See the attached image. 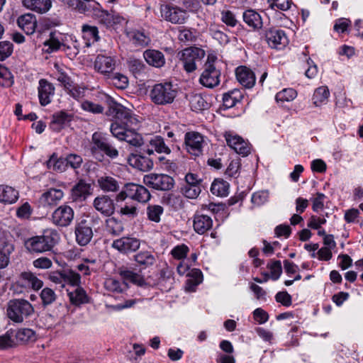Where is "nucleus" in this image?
I'll list each match as a JSON object with an SVG mask.
<instances>
[{"mask_svg":"<svg viewBox=\"0 0 363 363\" xmlns=\"http://www.w3.org/2000/svg\"><path fill=\"white\" fill-rule=\"evenodd\" d=\"M106 115L111 117L113 122L110 130L113 136L119 140L129 128H137L139 123L136 116L129 109L113 101L110 102Z\"/></svg>","mask_w":363,"mask_h":363,"instance_id":"f257e3e1","label":"nucleus"},{"mask_svg":"<svg viewBox=\"0 0 363 363\" xmlns=\"http://www.w3.org/2000/svg\"><path fill=\"white\" fill-rule=\"evenodd\" d=\"M60 240V235L56 230L46 229L42 235L27 239L24 245L31 253H43L52 250Z\"/></svg>","mask_w":363,"mask_h":363,"instance_id":"f03ea898","label":"nucleus"},{"mask_svg":"<svg viewBox=\"0 0 363 363\" xmlns=\"http://www.w3.org/2000/svg\"><path fill=\"white\" fill-rule=\"evenodd\" d=\"M32 304L23 298L13 299L9 301L6 308L8 318L12 321L21 323L34 314Z\"/></svg>","mask_w":363,"mask_h":363,"instance_id":"7ed1b4c3","label":"nucleus"},{"mask_svg":"<svg viewBox=\"0 0 363 363\" xmlns=\"http://www.w3.org/2000/svg\"><path fill=\"white\" fill-rule=\"evenodd\" d=\"M99 223V218L87 216L81 219L75 225L74 233L77 242L81 246H85L90 242L93 238V228Z\"/></svg>","mask_w":363,"mask_h":363,"instance_id":"20e7f679","label":"nucleus"},{"mask_svg":"<svg viewBox=\"0 0 363 363\" xmlns=\"http://www.w3.org/2000/svg\"><path fill=\"white\" fill-rule=\"evenodd\" d=\"M177 94V90L173 88V85L165 82L155 84L150 91V96L155 104L167 105L174 101Z\"/></svg>","mask_w":363,"mask_h":363,"instance_id":"39448f33","label":"nucleus"},{"mask_svg":"<svg viewBox=\"0 0 363 363\" xmlns=\"http://www.w3.org/2000/svg\"><path fill=\"white\" fill-rule=\"evenodd\" d=\"M216 57L208 55L201 74L199 82L205 87L214 88L220 83V72L214 65Z\"/></svg>","mask_w":363,"mask_h":363,"instance_id":"423d86ee","label":"nucleus"},{"mask_svg":"<svg viewBox=\"0 0 363 363\" xmlns=\"http://www.w3.org/2000/svg\"><path fill=\"white\" fill-rule=\"evenodd\" d=\"M91 152L94 157H97L99 151L103 152L111 159L118 156V150L109 142L108 139L101 133H94L91 138Z\"/></svg>","mask_w":363,"mask_h":363,"instance_id":"0eeeda50","label":"nucleus"},{"mask_svg":"<svg viewBox=\"0 0 363 363\" xmlns=\"http://www.w3.org/2000/svg\"><path fill=\"white\" fill-rule=\"evenodd\" d=\"M205 56L203 50L196 48L190 47L184 49L181 54V60L183 63V67L187 72H192L197 68V63L200 62Z\"/></svg>","mask_w":363,"mask_h":363,"instance_id":"6e6552de","label":"nucleus"},{"mask_svg":"<svg viewBox=\"0 0 363 363\" xmlns=\"http://www.w3.org/2000/svg\"><path fill=\"white\" fill-rule=\"evenodd\" d=\"M144 183L149 187L158 191H169L174 185V179L164 174H150L143 178Z\"/></svg>","mask_w":363,"mask_h":363,"instance_id":"1a4fd4ad","label":"nucleus"},{"mask_svg":"<svg viewBox=\"0 0 363 363\" xmlns=\"http://www.w3.org/2000/svg\"><path fill=\"white\" fill-rule=\"evenodd\" d=\"M264 39L271 48L276 50H281L289 43L285 31L274 27L265 30Z\"/></svg>","mask_w":363,"mask_h":363,"instance_id":"9d476101","label":"nucleus"},{"mask_svg":"<svg viewBox=\"0 0 363 363\" xmlns=\"http://www.w3.org/2000/svg\"><path fill=\"white\" fill-rule=\"evenodd\" d=\"M184 144L186 151L194 157L203 153L205 141L202 135L196 132H189L185 134Z\"/></svg>","mask_w":363,"mask_h":363,"instance_id":"9b49d317","label":"nucleus"},{"mask_svg":"<svg viewBox=\"0 0 363 363\" xmlns=\"http://www.w3.org/2000/svg\"><path fill=\"white\" fill-rule=\"evenodd\" d=\"M160 12L166 21L175 24L184 23L189 18L186 11L178 6L163 5L161 6Z\"/></svg>","mask_w":363,"mask_h":363,"instance_id":"f8f14e48","label":"nucleus"},{"mask_svg":"<svg viewBox=\"0 0 363 363\" xmlns=\"http://www.w3.org/2000/svg\"><path fill=\"white\" fill-rule=\"evenodd\" d=\"M224 137L227 145L236 153L243 157L250 154L251 150L250 145L242 137L230 131L226 132Z\"/></svg>","mask_w":363,"mask_h":363,"instance_id":"ddd939ff","label":"nucleus"},{"mask_svg":"<svg viewBox=\"0 0 363 363\" xmlns=\"http://www.w3.org/2000/svg\"><path fill=\"white\" fill-rule=\"evenodd\" d=\"M143 150L148 155H152L155 152L169 155L172 152L170 147L165 143L164 138L160 135L151 137Z\"/></svg>","mask_w":363,"mask_h":363,"instance_id":"4468645a","label":"nucleus"},{"mask_svg":"<svg viewBox=\"0 0 363 363\" xmlns=\"http://www.w3.org/2000/svg\"><path fill=\"white\" fill-rule=\"evenodd\" d=\"M74 218L73 209L66 205L58 207L52 214V223L60 227H67Z\"/></svg>","mask_w":363,"mask_h":363,"instance_id":"2eb2a0df","label":"nucleus"},{"mask_svg":"<svg viewBox=\"0 0 363 363\" xmlns=\"http://www.w3.org/2000/svg\"><path fill=\"white\" fill-rule=\"evenodd\" d=\"M128 198L141 203L147 202L151 197L150 193L144 186L135 183L126 184Z\"/></svg>","mask_w":363,"mask_h":363,"instance_id":"dca6fc26","label":"nucleus"},{"mask_svg":"<svg viewBox=\"0 0 363 363\" xmlns=\"http://www.w3.org/2000/svg\"><path fill=\"white\" fill-rule=\"evenodd\" d=\"M91 194V185L80 179L71 189V199L73 201L82 202Z\"/></svg>","mask_w":363,"mask_h":363,"instance_id":"f3484780","label":"nucleus"},{"mask_svg":"<svg viewBox=\"0 0 363 363\" xmlns=\"http://www.w3.org/2000/svg\"><path fill=\"white\" fill-rule=\"evenodd\" d=\"M112 247L122 253H128L140 247V241L134 238L123 237L114 240Z\"/></svg>","mask_w":363,"mask_h":363,"instance_id":"a211bd4d","label":"nucleus"},{"mask_svg":"<svg viewBox=\"0 0 363 363\" xmlns=\"http://www.w3.org/2000/svg\"><path fill=\"white\" fill-rule=\"evenodd\" d=\"M93 205L96 210L105 216H111L115 211V204L108 196H100L94 199Z\"/></svg>","mask_w":363,"mask_h":363,"instance_id":"6ab92c4d","label":"nucleus"},{"mask_svg":"<svg viewBox=\"0 0 363 363\" xmlns=\"http://www.w3.org/2000/svg\"><path fill=\"white\" fill-rule=\"evenodd\" d=\"M38 90L40 104L44 106L49 104L54 96V86L48 80L42 79L39 81Z\"/></svg>","mask_w":363,"mask_h":363,"instance_id":"aec40b11","label":"nucleus"},{"mask_svg":"<svg viewBox=\"0 0 363 363\" xmlns=\"http://www.w3.org/2000/svg\"><path fill=\"white\" fill-rule=\"evenodd\" d=\"M213 226L212 218L207 215L197 211L193 220V227L194 230L200 235H203L207 231L210 230Z\"/></svg>","mask_w":363,"mask_h":363,"instance_id":"412c9836","label":"nucleus"},{"mask_svg":"<svg viewBox=\"0 0 363 363\" xmlns=\"http://www.w3.org/2000/svg\"><path fill=\"white\" fill-rule=\"evenodd\" d=\"M128 161L130 166L142 172L150 171L154 166L152 159L141 154H131Z\"/></svg>","mask_w":363,"mask_h":363,"instance_id":"4be33fe9","label":"nucleus"},{"mask_svg":"<svg viewBox=\"0 0 363 363\" xmlns=\"http://www.w3.org/2000/svg\"><path fill=\"white\" fill-rule=\"evenodd\" d=\"M63 196L64 193L61 189H50L41 195L39 203L43 207H52L56 206Z\"/></svg>","mask_w":363,"mask_h":363,"instance_id":"5701e85b","label":"nucleus"},{"mask_svg":"<svg viewBox=\"0 0 363 363\" xmlns=\"http://www.w3.org/2000/svg\"><path fill=\"white\" fill-rule=\"evenodd\" d=\"M115 66L116 61L110 56L99 55L94 61L95 69L104 75L111 73L114 70Z\"/></svg>","mask_w":363,"mask_h":363,"instance_id":"b1692460","label":"nucleus"},{"mask_svg":"<svg viewBox=\"0 0 363 363\" xmlns=\"http://www.w3.org/2000/svg\"><path fill=\"white\" fill-rule=\"evenodd\" d=\"M130 41L135 47L145 48L151 43V38L149 33L145 30H132L126 33Z\"/></svg>","mask_w":363,"mask_h":363,"instance_id":"393cba45","label":"nucleus"},{"mask_svg":"<svg viewBox=\"0 0 363 363\" xmlns=\"http://www.w3.org/2000/svg\"><path fill=\"white\" fill-rule=\"evenodd\" d=\"M238 81L245 88L250 89L255 84V74L249 68L240 66L235 70Z\"/></svg>","mask_w":363,"mask_h":363,"instance_id":"a878e982","label":"nucleus"},{"mask_svg":"<svg viewBox=\"0 0 363 363\" xmlns=\"http://www.w3.org/2000/svg\"><path fill=\"white\" fill-rule=\"evenodd\" d=\"M143 57L149 65L156 68H160L165 65V57L164 54L157 50H146L143 52Z\"/></svg>","mask_w":363,"mask_h":363,"instance_id":"bb28decb","label":"nucleus"},{"mask_svg":"<svg viewBox=\"0 0 363 363\" xmlns=\"http://www.w3.org/2000/svg\"><path fill=\"white\" fill-rule=\"evenodd\" d=\"M243 21L248 27L254 30L262 28L263 26L262 18L260 14L253 9H247L242 13Z\"/></svg>","mask_w":363,"mask_h":363,"instance_id":"cd10ccee","label":"nucleus"},{"mask_svg":"<svg viewBox=\"0 0 363 363\" xmlns=\"http://www.w3.org/2000/svg\"><path fill=\"white\" fill-rule=\"evenodd\" d=\"M67 4L72 9L85 14L91 13L98 6L94 0H68Z\"/></svg>","mask_w":363,"mask_h":363,"instance_id":"c85d7f7f","label":"nucleus"},{"mask_svg":"<svg viewBox=\"0 0 363 363\" xmlns=\"http://www.w3.org/2000/svg\"><path fill=\"white\" fill-rule=\"evenodd\" d=\"M23 4L27 9L40 14L47 13L52 7L50 0H23Z\"/></svg>","mask_w":363,"mask_h":363,"instance_id":"c756f323","label":"nucleus"},{"mask_svg":"<svg viewBox=\"0 0 363 363\" xmlns=\"http://www.w3.org/2000/svg\"><path fill=\"white\" fill-rule=\"evenodd\" d=\"M18 282L21 286L31 288L34 290L40 289L43 285V282L30 272H23Z\"/></svg>","mask_w":363,"mask_h":363,"instance_id":"7c9ffc66","label":"nucleus"},{"mask_svg":"<svg viewBox=\"0 0 363 363\" xmlns=\"http://www.w3.org/2000/svg\"><path fill=\"white\" fill-rule=\"evenodd\" d=\"M72 120V115L65 111L55 113L52 116V119L50 124V128L55 132H60Z\"/></svg>","mask_w":363,"mask_h":363,"instance_id":"2f4dec72","label":"nucleus"},{"mask_svg":"<svg viewBox=\"0 0 363 363\" xmlns=\"http://www.w3.org/2000/svg\"><path fill=\"white\" fill-rule=\"evenodd\" d=\"M17 23L27 35H31L35 32L37 20L34 15L26 13L18 17Z\"/></svg>","mask_w":363,"mask_h":363,"instance_id":"473e14b6","label":"nucleus"},{"mask_svg":"<svg viewBox=\"0 0 363 363\" xmlns=\"http://www.w3.org/2000/svg\"><path fill=\"white\" fill-rule=\"evenodd\" d=\"M82 37L86 47L89 48L99 40V30L96 26L84 25L82 28Z\"/></svg>","mask_w":363,"mask_h":363,"instance_id":"72a5a7b5","label":"nucleus"},{"mask_svg":"<svg viewBox=\"0 0 363 363\" xmlns=\"http://www.w3.org/2000/svg\"><path fill=\"white\" fill-rule=\"evenodd\" d=\"M18 199V192L11 186L0 185V202L5 204L15 203Z\"/></svg>","mask_w":363,"mask_h":363,"instance_id":"f704fd0d","label":"nucleus"},{"mask_svg":"<svg viewBox=\"0 0 363 363\" xmlns=\"http://www.w3.org/2000/svg\"><path fill=\"white\" fill-rule=\"evenodd\" d=\"M99 186L106 192H116L119 189L118 182L112 177L103 176L97 179Z\"/></svg>","mask_w":363,"mask_h":363,"instance_id":"c9c22d12","label":"nucleus"},{"mask_svg":"<svg viewBox=\"0 0 363 363\" xmlns=\"http://www.w3.org/2000/svg\"><path fill=\"white\" fill-rule=\"evenodd\" d=\"M134 259L143 269L152 266L156 261L155 255L149 251H140L134 255Z\"/></svg>","mask_w":363,"mask_h":363,"instance_id":"e433bc0d","label":"nucleus"},{"mask_svg":"<svg viewBox=\"0 0 363 363\" xmlns=\"http://www.w3.org/2000/svg\"><path fill=\"white\" fill-rule=\"evenodd\" d=\"M47 167L52 171L63 172L67 167L66 158L57 157V155L53 153L47 161Z\"/></svg>","mask_w":363,"mask_h":363,"instance_id":"4c0bfd02","label":"nucleus"},{"mask_svg":"<svg viewBox=\"0 0 363 363\" xmlns=\"http://www.w3.org/2000/svg\"><path fill=\"white\" fill-rule=\"evenodd\" d=\"M35 333L29 328L12 330V338H14V345L25 343L33 337Z\"/></svg>","mask_w":363,"mask_h":363,"instance_id":"58836bf2","label":"nucleus"},{"mask_svg":"<svg viewBox=\"0 0 363 363\" xmlns=\"http://www.w3.org/2000/svg\"><path fill=\"white\" fill-rule=\"evenodd\" d=\"M242 99V95L240 90L233 89L223 94V106L226 108H230L236 105Z\"/></svg>","mask_w":363,"mask_h":363,"instance_id":"ea45409f","label":"nucleus"},{"mask_svg":"<svg viewBox=\"0 0 363 363\" xmlns=\"http://www.w3.org/2000/svg\"><path fill=\"white\" fill-rule=\"evenodd\" d=\"M119 274L123 279L125 283L129 281L139 286H143L146 284L143 277L138 273L130 270H121Z\"/></svg>","mask_w":363,"mask_h":363,"instance_id":"a19ab883","label":"nucleus"},{"mask_svg":"<svg viewBox=\"0 0 363 363\" xmlns=\"http://www.w3.org/2000/svg\"><path fill=\"white\" fill-rule=\"evenodd\" d=\"M68 296L71 303L76 306L89 302L86 291L81 287H77L74 291L68 292Z\"/></svg>","mask_w":363,"mask_h":363,"instance_id":"79ce46f5","label":"nucleus"},{"mask_svg":"<svg viewBox=\"0 0 363 363\" xmlns=\"http://www.w3.org/2000/svg\"><path fill=\"white\" fill-rule=\"evenodd\" d=\"M14 250L13 244L0 245V269H4L9 265L11 255L13 252Z\"/></svg>","mask_w":363,"mask_h":363,"instance_id":"37998d69","label":"nucleus"},{"mask_svg":"<svg viewBox=\"0 0 363 363\" xmlns=\"http://www.w3.org/2000/svg\"><path fill=\"white\" fill-rule=\"evenodd\" d=\"M136 128H129L125 135L123 136L120 140H123L130 145L139 147L143 145V138L141 135L136 132Z\"/></svg>","mask_w":363,"mask_h":363,"instance_id":"c03bdc74","label":"nucleus"},{"mask_svg":"<svg viewBox=\"0 0 363 363\" xmlns=\"http://www.w3.org/2000/svg\"><path fill=\"white\" fill-rule=\"evenodd\" d=\"M178 39L184 43H191L196 38V32L193 28L180 27L178 30Z\"/></svg>","mask_w":363,"mask_h":363,"instance_id":"a18cd8bd","label":"nucleus"},{"mask_svg":"<svg viewBox=\"0 0 363 363\" xmlns=\"http://www.w3.org/2000/svg\"><path fill=\"white\" fill-rule=\"evenodd\" d=\"M330 96V91L327 86H320L317 88L313 95V104L315 106H319L328 101Z\"/></svg>","mask_w":363,"mask_h":363,"instance_id":"49530a36","label":"nucleus"},{"mask_svg":"<svg viewBox=\"0 0 363 363\" xmlns=\"http://www.w3.org/2000/svg\"><path fill=\"white\" fill-rule=\"evenodd\" d=\"M211 191L218 196H225L228 194V184L223 180L216 179L212 183Z\"/></svg>","mask_w":363,"mask_h":363,"instance_id":"de8ad7c7","label":"nucleus"},{"mask_svg":"<svg viewBox=\"0 0 363 363\" xmlns=\"http://www.w3.org/2000/svg\"><path fill=\"white\" fill-rule=\"evenodd\" d=\"M104 287L108 291L121 293L127 287V284L125 281L121 283L113 278H108L104 281Z\"/></svg>","mask_w":363,"mask_h":363,"instance_id":"09e8293b","label":"nucleus"},{"mask_svg":"<svg viewBox=\"0 0 363 363\" xmlns=\"http://www.w3.org/2000/svg\"><path fill=\"white\" fill-rule=\"evenodd\" d=\"M296 96V91L294 89L288 88L279 91L276 94L275 99L277 102L284 103L293 101Z\"/></svg>","mask_w":363,"mask_h":363,"instance_id":"8fccbe9b","label":"nucleus"},{"mask_svg":"<svg viewBox=\"0 0 363 363\" xmlns=\"http://www.w3.org/2000/svg\"><path fill=\"white\" fill-rule=\"evenodd\" d=\"M40 297L42 301V304L43 307H46L48 306L53 303L57 299V294L50 288L46 287L44 288L40 294Z\"/></svg>","mask_w":363,"mask_h":363,"instance_id":"3c124183","label":"nucleus"},{"mask_svg":"<svg viewBox=\"0 0 363 363\" xmlns=\"http://www.w3.org/2000/svg\"><path fill=\"white\" fill-rule=\"evenodd\" d=\"M56 71L54 72L55 78L62 83L65 89H69L71 86V79L67 74L65 72L64 69L57 64L55 65Z\"/></svg>","mask_w":363,"mask_h":363,"instance_id":"603ef678","label":"nucleus"},{"mask_svg":"<svg viewBox=\"0 0 363 363\" xmlns=\"http://www.w3.org/2000/svg\"><path fill=\"white\" fill-rule=\"evenodd\" d=\"M43 45L45 47H48L46 52L49 53L55 52L62 48L59 35H56L54 33H50V38L45 40Z\"/></svg>","mask_w":363,"mask_h":363,"instance_id":"864d4df0","label":"nucleus"},{"mask_svg":"<svg viewBox=\"0 0 363 363\" xmlns=\"http://www.w3.org/2000/svg\"><path fill=\"white\" fill-rule=\"evenodd\" d=\"M201 191L200 185L184 184L181 193L186 198L194 199L199 196Z\"/></svg>","mask_w":363,"mask_h":363,"instance_id":"5fc2aeb1","label":"nucleus"},{"mask_svg":"<svg viewBox=\"0 0 363 363\" xmlns=\"http://www.w3.org/2000/svg\"><path fill=\"white\" fill-rule=\"evenodd\" d=\"M106 223L107 231L113 235H118L123 230V224L115 218H108Z\"/></svg>","mask_w":363,"mask_h":363,"instance_id":"6e6d98bb","label":"nucleus"},{"mask_svg":"<svg viewBox=\"0 0 363 363\" xmlns=\"http://www.w3.org/2000/svg\"><path fill=\"white\" fill-rule=\"evenodd\" d=\"M163 211V208L159 205H149L147 207V215L148 219L155 223H159L160 221V216L162 215Z\"/></svg>","mask_w":363,"mask_h":363,"instance_id":"4d7b16f0","label":"nucleus"},{"mask_svg":"<svg viewBox=\"0 0 363 363\" xmlns=\"http://www.w3.org/2000/svg\"><path fill=\"white\" fill-rule=\"evenodd\" d=\"M129 70L135 75L138 74L144 71L145 65L140 59L130 57L127 61Z\"/></svg>","mask_w":363,"mask_h":363,"instance_id":"13d9d810","label":"nucleus"},{"mask_svg":"<svg viewBox=\"0 0 363 363\" xmlns=\"http://www.w3.org/2000/svg\"><path fill=\"white\" fill-rule=\"evenodd\" d=\"M191 108L194 111L205 110L208 108V104L200 95H194L190 100Z\"/></svg>","mask_w":363,"mask_h":363,"instance_id":"bf43d9fd","label":"nucleus"},{"mask_svg":"<svg viewBox=\"0 0 363 363\" xmlns=\"http://www.w3.org/2000/svg\"><path fill=\"white\" fill-rule=\"evenodd\" d=\"M162 200L165 204L174 209H178L182 206V199L181 196L174 194H168L163 196Z\"/></svg>","mask_w":363,"mask_h":363,"instance_id":"052dcab7","label":"nucleus"},{"mask_svg":"<svg viewBox=\"0 0 363 363\" xmlns=\"http://www.w3.org/2000/svg\"><path fill=\"white\" fill-rule=\"evenodd\" d=\"M81 108L84 111L91 113L93 114L102 113L104 110L101 105L88 100L82 102Z\"/></svg>","mask_w":363,"mask_h":363,"instance_id":"680f3d73","label":"nucleus"},{"mask_svg":"<svg viewBox=\"0 0 363 363\" xmlns=\"http://www.w3.org/2000/svg\"><path fill=\"white\" fill-rule=\"evenodd\" d=\"M268 199V191H259L252 194L251 201L254 205L260 206L267 202Z\"/></svg>","mask_w":363,"mask_h":363,"instance_id":"e2e57ef3","label":"nucleus"},{"mask_svg":"<svg viewBox=\"0 0 363 363\" xmlns=\"http://www.w3.org/2000/svg\"><path fill=\"white\" fill-rule=\"evenodd\" d=\"M65 285L69 284L73 286H78L81 282V277L80 275L72 271V270H65Z\"/></svg>","mask_w":363,"mask_h":363,"instance_id":"0e129e2a","label":"nucleus"},{"mask_svg":"<svg viewBox=\"0 0 363 363\" xmlns=\"http://www.w3.org/2000/svg\"><path fill=\"white\" fill-rule=\"evenodd\" d=\"M13 346L14 338H12V330H9L0 336V350H5Z\"/></svg>","mask_w":363,"mask_h":363,"instance_id":"69168bd1","label":"nucleus"},{"mask_svg":"<svg viewBox=\"0 0 363 363\" xmlns=\"http://www.w3.org/2000/svg\"><path fill=\"white\" fill-rule=\"evenodd\" d=\"M65 270L51 272L49 274V279L55 284H59L60 286H65Z\"/></svg>","mask_w":363,"mask_h":363,"instance_id":"338daca9","label":"nucleus"},{"mask_svg":"<svg viewBox=\"0 0 363 363\" xmlns=\"http://www.w3.org/2000/svg\"><path fill=\"white\" fill-rule=\"evenodd\" d=\"M13 52V44L9 41L0 42V60L3 61Z\"/></svg>","mask_w":363,"mask_h":363,"instance_id":"774afa93","label":"nucleus"}]
</instances>
